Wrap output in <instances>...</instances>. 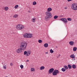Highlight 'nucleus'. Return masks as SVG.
I'll use <instances>...</instances> for the list:
<instances>
[{"mask_svg": "<svg viewBox=\"0 0 77 77\" xmlns=\"http://www.w3.org/2000/svg\"><path fill=\"white\" fill-rule=\"evenodd\" d=\"M45 14L46 15L45 17V21H48L50 18L52 17V14L50 12L46 11L45 12Z\"/></svg>", "mask_w": 77, "mask_h": 77, "instance_id": "nucleus-1", "label": "nucleus"}, {"mask_svg": "<svg viewBox=\"0 0 77 77\" xmlns=\"http://www.w3.org/2000/svg\"><path fill=\"white\" fill-rule=\"evenodd\" d=\"M27 47V43L25 42H22L20 43V48L23 50H26V48Z\"/></svg>", "mask_w": 77, "mask_h": 77, "instance_id": "nucleus-2", "label": "nucleus"}, {"mask_svg": "<svg viewBox=\"0 0 77 77\" xmlns=\"http://www.w3.org/2000/svg\"><path fill=\"white\" fill-rule=\"evenodd\" d=\"M16 29H17V30H22V29H23L24 28V25L19 24L16 25Z\"/></svg>", "mask_w": 77, "mask_h": 77, "instance_id": "nucleus-3", "label": "nucleus"}, {"mask_svg": "<svg viewBox=\"0 0 77 77\" xmlns=\"http://www.w3.org/2000/svg\"><path fill=\"white\" fill-rule=\"evenodd\" d=\"M59 72V70H58L55 69L52 72V75H53L54 76L57 75V74H58Z\"/></svg>", "mask_w": 77, "mask_h": 77, "instance_id": "nucleus-4", "label": "nucleus"}, {"mask_svg": "<svg viewBox=\"0 0 77 77\" xmlns=\"http://www.w3.org/2000/svg\"><path fill=\"white\" fill-rule=\"evenodd\" d=\"M71 8L73 10H77V5L75 4H73L71 6Z\"/></svg>", "mask_w": 77, "mask_h": 77, "instance_id": "nucleus-5", "label": "nucleus"}, {"mask_svg": "<svg viewBox=\"0 0 77 77\" xmlns=\"http://www.w3.org/2000/svg\"><path fill=\"white\" fill-rule=\"evenodd\" d=\"M22 50H24L23 49H22V48H19L18 49H16V52L17 53H20L22 52Z\"/></svg>", "mask_w": 77, "mask_h": 77, "instance_id": "nucleus-6", "label": "nucleus"}, {"mask_svg": "<svg viewBox=\"0 0 77 77\" xmlns=\"http://www.w3.org/2000/svg\"><path fill=\"white\" fill-rule=\"evenodd\" d=\"M61 20L63 21L65 24H66L67 23H68V21H67V19L65 18H62L60 19Z\"/></svg>", "mask_w": 77, "mask_h": 77, "instance_id": "nucleus-7", "label": "nucleus"}, {"mask_svg": "<svg viewBox=\"0 0 77 77\" xmlns=\"http://www.w3.org/2000/svg\"><path fill=\"white\" fill-rule=\"evenodd\" d=\"M54 71V69L51 68L48 71V72L49 73V74H51L52 72H53Z\"/></svg>", "mask_w": 77, "mask_h": 77, "instance_id": "nucleus-8", "label": "nucleus"}, {"mask_svg": "<svg viewBox=\"0 0 77 77\" xmlns=\"http://www.w3.org/2000/svg\"><path fill=\"white\" fill-rule=\"evenodd\" d=\"M28 38H31L33 37V35L31 34H28Z\"/></svg>", "mask_w": 77, "mask_h": 77, "instance_id": "nucleus-9", "label": "nucleus"}, {"mask_svg": "<svg viewBox=\"0 0 77 77\" xmlns=\"http://www.w3.org/2000/svg\"><path fill=\"white\" fill-rule=\"evenodd\" d=\"M23 37L25 38H28V33H25L23 35Z\"/></svg>", "mask_w": 77, "mask_h": 77, "instance_id": "nucleus-10", "label": "nucleus"}, {"mask_svg": "<svg viewBox=\"0 0 77 77\" xmlns=\"http://www.w3.org/2000/svg\"><path fill=\"white\" fill-rule=\"evenodd\" d=\"M48 11L47 12H51L52 11V8H49L47 9Z\"/></svg>", "mask_w": 77, "mask_h": 77, "instance_id": "nucleus-11", "label": "nucleus"}, {"mask_svg": "<svg viewBox=\"0 0 77 77\" xmlns=\"http://www.w3.org/2000/svg\"><path fill=\"white\" fill-rule=\"evenodd\" d=\"M44 47H46V48L48 47V43H45L44 44Z\"/></svg>", "mask_w": 77, "mask_h": 77, "instance_id": "nucleus-12", "label": "nucleus"}, {"mask_svg": "<svg viewBox=\"0 0 77 77\" xmlns=\"http://www.w3.org/2000/svg\"><path fill=\"white\" fill-rule=\"evenodd\" d=\"M69 44L70 45H72L74 44V42L70 41L69 42Z\"/></svg>", "mask_w": 77, "mask_h": 77, "instance_id": "nucleus-13", "label": "nucleus"}, {"mask_svg": "<svg viewBox=\"0 0 77 77\" xmlns=\"http://www.w3.org/2000/svg\"><path fill=\"white\" fill-rule=\"evenodd\" d=\"M70 57L71 58H74L75 57V55L74 54H72V55H70Z\"/></svg>", "mask_w": 77, "mask_h": 77, "instance_id": "nucleus-14", "label": "nucleus"}, {"mask_svg": "<svg viewBox=\"0 0 77 77\" xmlns=\"http://www.w3.org/2000/svg\"><path fill=\"white\" fill-rule=\"evenodd\" d=\"M72 67L73 69H75V68H76V65H73L72 66Z\"/></svg>", "mask_w": 77, "mask_h": 77, "instance_id": "nucleus-15", "label": "nucleus"}, {"mask_svg": "<svg viewBox=\"0 0 77 77\" xmlns=\"http://www.w3.org/2000/svg\"><path fill=\"white\" fill-rule=\"evenodd\" d=\"M35 20H36V18H33L32 19V22H33V23H35Z\"/></svg>", "mask_w": 77, "mask_h": 77, "instance_id": "nucleus-16", "label": "nucleus"}, {"mask_svg": "<svg viewBox=\"0 0 77 77\" xmlns=\"http://www.w3.org/2000/svg\"><path fill=\"white\" fill-rule=\"evenodd\" d=\"M68 67L69 69H71V68H72V66H71L70 64H68Z\"/></svg>", "mask_w": 77, "mask_h": 77, "instance_id": "nucleus-17", "label": "nucleus"}, {"mask_svg": "<svg viewBox=\"0 0 77 77\" xmlns=\"http://www.w3.org/2000/svg\"><path fill=\"white\" fill-rule=\"evenodd\" d=\"M45 68V67L44 66H42L40 67V70H43V69H44Z\"/></svg>", "mask_w": 77, "mask_h": 77, "instance_id": "nucleus-18", "label": "nucleus"}, {"mask_svg": "<svg viewBox=\"0 0 77 77\" xmlns=\"http://www.w3.org/2000/svg\"><path fill=\"white\" fill-rule=\"evenodd\" d=\"M9 9V8L8 7H5V10L6 11H7Z\"/></svg>", "mask_w": 77, "mask_h": 77, "instance_id": "nucleus-19", "label": "nucleus"}, {"mask_svg": "<svg viewBox=\"0 0 77 77\" xmlns=\"http://www.w3.org/2000/svg\"><path fill=\"white\" fill-rule=\"evenodd\" d=\"M77 50V48L76 47H74L73 48V51H75Z\"/></svg>", "mask_w": 77, "mask_h": 77, "instance_id": "nucleus-20", "label": "nucleus"}, {"mask_svg": "<svg viewBox=\"0 0 77 77\" xmlns=\"http://www.w3.org/2000/svg\"><path fill=\"white\" fill-rule=\"evenodd\" d=\"M61 70L62 71H63V72H65L66 71V69H64V68H62L61 69Z\"/></svg>", "mask_w": 77, "mask_h": 77, "instance_id": "nucleus-21", "label": "nucleus"}, {"mask_svg": "<svg viewBox=\"0 0 77 77\" xmlns=\"http://www.w3.org/2000/svg\"><path fill=\"white\" fill-rule=\"evenodd\" d=\"M13 17H14V18H17V17H18V15H17V14L14 15Z\"/></svg>", "mask_w": 77, "mask_h": 77, "instance_id": "nucleus-22", "label": "nucleus"}, {"mask_svg": "<svg viewBox=\"0 0 77 77\" xmlns=\"http://www.w3.org/2000/svg\"><path fill=\"white\" fill-rule=\"evenodd\" d=\"M64 68H65V69H68V66H64Z\"/></svg>", "mask_w": 77, "mask_h": 77, "instance_id": "nucleus-23", "label": "nucleus"}, {"mask_svg": "<svg viewBox=\"0 0 77 77\" xmlns=\"http://www.w3.org/2000/svg\"><path fill=\"white\" fill-rule=\"evenodd\" d=\"M57 18H58V16H57L55 15V16H54V19H57Z\"/></svg>", "mask_w": 77, "mask_h": 77, "instance_id": "nucleus-24", "label": "nucleus"}, {"mask_svg": "<svg viewBox=\"0 0 77 77\" xmlns=\"http://www.w3.org/2000/svg\"><path fill=\"white\" fill-rule=\"evenodd\" d=\"M50 51L51 53H53L54 52V51H53L52 49H51V50H50Z\"/></svg>", "mask_w": 77, "mask_h": 77, "instance_id": "nucleus-25", "label": "nucleus"}, {"mask_svg": "<svg viewBox=\"0 0 77 77\" xmlns=\"http://www.w3.org/2000/svg\"><path fill=\"white\" fill-rule=\"evenodd\" d=\"M31 71H35V69L33 68H31Z\"/></svg>", "mask_w": 77, "mask_h": 77, "instance_id": "nucleus-26", "label": "nucleus"}, {"mask_svg": "<svg viewBox=\"0 0 77 77\" xmlns=\"http://www.w3.org/2000/svg\"><path fill=\"white\" fill-rule=\"evenodd\" d=\"M32 5H36V2L35 1L33 3Z\"/></svg>", "mask_w": 77, "mask_h": 77, "instance_id": "nucleus-27", "label": "nucleus"}, {"mask_svg": "<svg viewBox=\"0 0 77 77\" xmlns=\"http://www.w3.org/2000/svg\"><path fill=\"white\" fill-rule=\"evenodd\" d=\"M31 53H32V52L30 51H29L28 52H27V53H28V54H29V55H30V54H31Z\"/></svg>", "mask_w": 77, "mask_h": 77, "instance_id": "nucleus-28", "label": "nucleus"}, {"mask_svg": "<svg viewBox=\"0 0 77 77\" xmlns=\"http://www.w3.org/2000/svg\"><path fill=\"white\" fill-rule=\"evenodd\" d=\"M71 20L72 19L71 18H67V20L68 21H71Z\"/></svg>", "mask_w": 77, "mask_h": 77, "instance_id": "nucleus-29", "label": "nucleus"}, {"mask_svg": "<svg viewBox=\"0 0 77 77\" xmlns=\"http://www.w3.org/2000/svg\"><path fill=\"white\" fill-rule=\"evenodd\" d=\"M20 67L21 68V69H23V68H24V66H23V65H21L20 66Z\"/></svg>", "mask_w": 77, "mask_h": 77, "instance_id": "nucleus-30", "label": "nucleus"}, {"mask_svg": "<svg viewBox=\"0 0 77 77\" xmlns=\"http://www.w3.org/2000/svg\"><path fill=\"white\" fill-rule=\"evenodd\" d=\"M38 42H39V43H41L42 42V40H38Z\"/></svg>", "mask_w": 77, "mask_h": 77, "instance_id": "nucleus-31", "label": "nucleus"}, {"mask_svg": "<svg viewBox=\"0 0 77 77\" xmlns=\"http://www.w3.org/2000/svg\"><path fill=\"white\" fill-rule=\"evenodd\" d=\"M27 53V51H25L24 52V55L26 54Z\"/></svg>", "mask_w": 77, "mask_h": 77, "instance_id": "nucleus-32", "label": "nucleus"}, {"mask_svg": "<svg viewBox=\"0 0 77 77\" xmlns=\"http://www.w3.org/2000/svg\"><path fill=\"white\" fill-rule=\"evenodd\" d=\"M18 7V5H17L15 6V7H14V8L15 9H17V8Z\"/></svg>", "mask_w": 77, "mask_h": 77, "instance_id": "nucleus-33", "label": "nucleus"}, {"mask_svg": "<svg viewBox=\"0 0 77 77\" xmlns=\"http://www.w3.org/2000/svg\"><path fill=\"white\" fill-rule=\"evenodd\" d=\"M3 68L4 69H6V65L5 66H3Z\"/></svg>", "mask_w": 77, "mask_h": 77, "instance_id": "nucleus-34", "label": "nucleus"}, {"mask_svg": "<svg viewBox=\"0 0 77 77\" xmlns=\"http://www.w3.org/2000/svg\"><path fill=\"white\" fill-rule=\"evenodd\" d=\"M10 66H13V64L11 63H10Z\"/></svg>", "mask_w": 77, "mask_h": 77, "instance_id": "nucleus-35", "label": "nucleus"}, {"mask_svg": "<svg viewBox=\"0 0 77 77\" xmlns=\"http://www.w3.org/2000/svg\"><path fill=\"white\" fill-rule=\"evenodd\" d=\"M60 54H59L57 57V58H59V57H60Z\"/></svg>", "mask_w": 77, "mask_h": 77, "instance_id": "nucleus-36", "label": "nucleus"}, {"mask_svg": "<svg viewBox=\"0 0 77 77\" xmlns=\"http://www.w3.org/2000/svg\"><path fill=\"white\" fill-rule=\"evenodd\" d=\"M29 54L28 53L26 54V56H29Z\"/></svg>", "mask_w": 77, "mask_h": 77, "instance_id": "nucleus-37", "label": "nucleus"}, {"mask_svg": "<svg viewBox=\"0 0 77 77\" xmlns=\"http://www.w3.org/2000/svg\"><path fill=\"white\" fill-rule=\"evenodd\" d=\"M67 1L69 2H71V1H72V0H67Z\"/></svg>", "mask_w": 77, "mask_h": 77, "instance_id": "nucleus-38", "label": "nucleus"}, {"mask_svg": "<svg viewBox=\"0 0 77 77\" xmlns=\"http://www.w3.org/2000/svg\"><path fill=\"white\" fill-rule=\"evenodd\" d=\"M72 60H75V58H74L73 59H72Z\"/></svg>", "mask_w": 77, "mask_h": 77, "instance_id": "nucleus-39", "label": "nucleus"}, {"mask_svg": "<svg viewBox=\"0 0 77 77\" xmlns=\"http://www.w3.org/2000/svg\"><path fill=\"white\" fill-rule=\"evenodd\" d=\"M45 54H48V52H46Z\"/></svg>", "mask_w": 77, "mask_h": 77, "instance_id": "nucleus-40", "label": "nucleus"}, {"mask_svg": "<svg viewBox=\"0 0 77 77\" xmlns=\"http://www.w3.org/2000/svg\"><path fill=\"white\" fill-rule=\"evenodd\" d=\"M29 60H26V61L27 62H29Z\"/></svg>", "mask_w": 77, "mask_h": 77, "instance_id": "nucleus-41", "label": "nucleus"}, {"mask_svg": "<svg viewBox=\"0 0 77 77\" xmlns=\"http://www.w3.org/2000/svg\"><path fill=\"white\" fill-rule=\"evenodd\" d=\"M28 12H29V13H30V11H29Z\"/></svg>", "mask_w": 77, "mask_h": 77, "instance_id": "nucleus-42", "label": "nucleus"}, {"mask_svg": "<svg viewBox=\"0 0 77 77\" xmlns=\"http://www.w3.org/2000/svg\"><path fill=\"white\" fill-rule=\"evenodd\" d=\"M66 8V9H67V8Z\"/></svg>", "mask_w": 77, "mask_h": 77, "instance_id": "nucleus-43", "label": "nucleus"}, {"mask_svg": "<svg viewBox=\"0 0 77 77\" xmlns=\"http://www.w3.org/2000/svg\"><path fill=\"white\" fill-rule=\"evenodd\" d=\"M66 8V9H67V8Z\"/></svg>", "mask_w": 77, "mask_h": 77, "instance_id": "nucleus-44", "label": "nucleus"}]
</instances>
